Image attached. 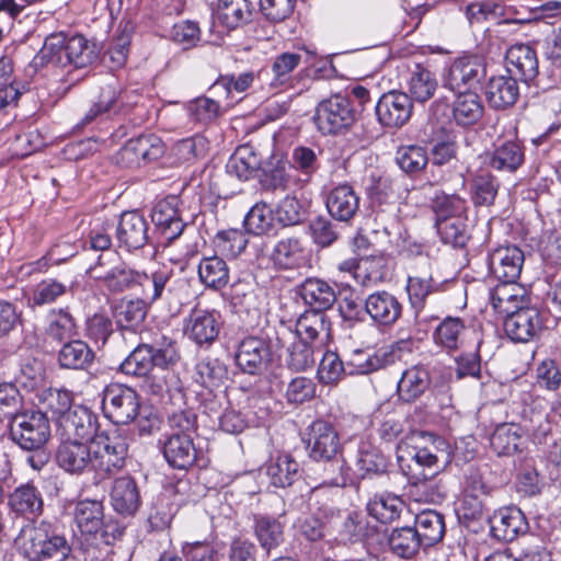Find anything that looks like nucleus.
Returning a JSON list of instances; mask_svg holds the SVG:
<instances>
[{
  "label": "nucleus",
  "mask_w": 561,
  "mask_h": 561,
  "mask_svg": "<svg viewBox=\"0 0 561 561\" xmlns=\"http://www.w3.org/2000/svg\"><path fill=\"white\" fill-rule=\"evenodd\" d=\"M116 237L121 247L128 251L141 249L148 241V222L137 211H125L121 215Z\"/></svg>",
  "instance_id": "obj_22"
},
{
  "label": "nucleus",
  "mask_w": 561,
  "mask_h": 561,
  "mask_svg": "<svg viewBox=\"0 0 561 561\" xmlns=\"http://www.w3.org/2000/svg\"><path fill=\"white\" fill-rule=\"evenodd\" d=\"M436 228L444 243L463 247L469 239L467 216L436 219Z\"/></svg>",
  "instance_id": "obj_47"
},
{
  "label": "nucleus",
  "mask_w": 561,
  "mask_h": 561,
  "mask_svg": "<svg viewBox=\"0 0 561 561\" xmlns=\"http://www.w3.org/2000/svg\"><path fill=\"white\" fill-rule=\"evenodd\" d=\"M300 294L305 302L317 312L331 308L336 300L333 287L319 278L306 279Z\"/></svg>",
  "instance_id": "obj_36"
},
{
  "label": "nucleus",
  "mask_w": 561,
  "mask_h": 561,
  "mask_svg": "<svg viewBox=\"0 0 561 561\" xmlns=\"http://www.w3.org/2000/svg\"><path fill=\"white\" fill-rule=\"evenodd\" d=\"M524 161V151L519 142H503L496 148L491 160L497 170L515 171Z\"/></svg>",
  "instance_id": "obj_61"
},
{
  "label": "nucleus",
  "mask_w": 561,
  "mask_h": 561,
  "mask_svg": "<svg viewBox=\"0 0 561 561\" xmlns=\"http://www.w3.org/2000/svg\"><path fill=\"white\" fill-rule=\"evenodd\" d=\"M15 546L31 561H65L70 552L66 538L44 520L22 527Z\"/></svg>",
  "instance_id": "obj_2"
},
{
  "label": "nucleus",
  "mask_w": 561,
  "mask_h": 561,
  "mask_svg": "<svg viewBox=\"0 0 561 561\" xmlns=\"http://www.w3.org/2000/svg\"><path fill=\"white\" fill-rule=\"evenodd\" d=\"M58 359L62 367L84 369L92 364L94 353L85 342L72 340L60 348Z\"/></svg>",
  "instance_id": "obj_43"
},
{
  "label": "nucleus",
  "mask_w": 561,
  "mask_h": 561,
  "mask_svg": "<svg viewBox=\"0 0 561 561\" xmlns=\"http://www.w3.org/2000/svg\"><path fill=\"white\" fill-rule=\"evenodd\" d=\"M507 71L513 77L530 81L538 75V60L536 51L526 44L513 45L506 51Z\"/></svg>",
  "instance_id": "obj_29"
},
{
  "label": "nucleus",
  "mask_w": 561,
  "mask_h": 561,
  "mask_svg": "<svg viewBox=\"0 0 561 561\" xmlns=\"http://www.w3.org/2000/svg\"><path fill=\"white\" fill-rule=\"evenodd\" d=\"M414 460L415 463L422 468L421 471L428 472L438 470L437 461L438 458L435 454H433L428 448H412L410 449L408 446L403 444H399L397 448V461L402 470V472L411 478L412 473H415L411 470L408 460Z\"/></svg>",
  "instance_id": "obj_42"
},
{
  "label": "nucleus",
  "mask_w": 561,
  "mask_h": 561,
  "mask_svg": "<svg viewBox=\"0 0 561 561\" xmlns=\"http://www.w3.org/2000/svg\"><path fill=\"white\" fill-rule=\"evenodd\" d=\"M162 451L168 463L178 469H187L196 460V449L190 434L172 433L162 444Z\"/></svg>",
  "instance_id": "obj_27"
},
{
  "label": "nucleus",
  "mask_w": 561,
  "mask_h": 561,
  "mask_svg": "<svg viewBox=\"0 0 561 561\" xmlns=\"http://www.w3.org/2000/svg\"><path fill=\"white\" fill-rule=\"evenodd\" d=\"M365 309L371 320L381 325L393 324L402 312L398 298L385 290L370 294L366 298Z\"/></svg>",
  "instance_id": "obj_28"
},
{
  "label": "nucleus",
  "mask_w": 561,
  "mask_h": 561,
  "mask_svg": "<svg viewBox=\"0 0 561 561\" xmlns=\"http://www.w3.org/2000/svg\"><path fill=\"white\" fill-rule=\"evenodd\" d=\"M485 76V68L480 57L466 55L456 58L444 76V87L456 92L474 90Z\"/></svg>",
  "instance_id": "obj_10"
},
{
  "label": "nucleus",
  "mask_w": 561,
  "mask_h": 561,
  "mask_svg": "<svg viewBox=\"0 0 561 561\" xmlns=\"http://www.w3.org/2000/svg\"><path fill=\"white\" fill-rule=\"evenodd\" d=\"M115 252L101 254L94 265L90 266L87 273L94 279L101 280L103 285L113 293H122L136 286L139 271L118 262Z\"/></svg>",
  "instance_id": "obj_8"
},
{
  "label": "nucleus",
  "mask_w": 561,
  "mask_h": 561,
  "mask_svg": "<svg viewBox=\"0 0 561 561\" xmlns=\"http://www.w3.org/2000/svg\"><path fill=\"white\" fill-rule=\"evenodd\" d=\"M275 220L283 227L298 225L305 216L302 204L296 196H285L273 209Z\"/></svg>",
  "instance_id": "obj_62"
},
{
  "label": "nucleus",
  "mask_w": 561,
  "mask_h": 561,
  "mask_svg": "<svg viewBox=\"0 0 561 561\" xmlns=\"http://www.w3.org/2000/svg\"><path fill=\"white\" fill-rule=\"evenodd\" d=\"M92 442L60 438L56 462L66 472L81 474L91 471Z\"/></svg>",
  "instance_id": "obj_15"
},
{
  "label": "nucleus",
  "mask_w": 561,
  "mask_h": 561,
  "mask_svg": "<svg viewBox=\"0 0 561 561\" xmlns=\"http://www.w3.org/2000/svg\"><path fill=\"white\" fill-rule=\"evenodd\" d=\"M91 471L99 478H107L121 471L126 462L128 445L126 438L114 432H101L92 440Z\"/></svg>",
  "instance_id": "obj_6"
},
{
  "label": "nucleus",
  "mask_w": 561,
  "mask_h": 561,
  "mask_svg": "<svg viewBox=\"0 0 561 561\" xmlns=\"http://www.w3.org/2000/svg\"><path fill=\"white\" fill-rule=\"evenodd\" d=\"M198 276L207 287L219 289L227 285L229 270L221 257H204L198 265Z\"/></svg>",
  "instance_id": "obj_44"
},
{
  "label": "nucleus",
  "mask_w": 561,
  "mask_h": 561,
  "mask_svg": "<svg viewBox=\"0 0 561 561\" xmlns=\"http://www.w3.org/2000/svg\"><path fill=\"white\" fill-rule=\"evenodd\" d=\"M288 162L280 151H272L262 167L265 173L264 182L273 190L285 188L288 182L286 167Z\"/></svg>",
  "instance_id": "obj_58"
},
{
  "label": "nucleus",
  "mask_w": 561,
  "mask_h": 561,
  "mask_svg": "<svg viewBox=\"0 0 561 561\" xmlns=\"http://www.w3.org/2000/svg\"><path fill=\"white\" fill-rule=\"evenodd\" d=\"M437 87L435 76L428 69L416 65L409 80L410 99L424 103L434 95Z\"/></svg>",
  "instance_id": "obj_45"
},
{
  "label": "nucleus",
  "mask_w": 561,
  "mask_h": 561,
  "mask_svg": "<svg viewBox=\"0 0 561 561\" xmlns=\"http://www.w3.org/2000/svg\"><path fill=\"white\" fill-rule=\"evenodd\" d=\"M438 470L431 472H415L411 474L410 482L412 488L415 489L416 493L423 495L424 501L427 502H439L445 497L443 484L436 479Z\"/></svg>",
  "instance_id": "obj_53"
},
{
  "label": "nucleus",
  "mask_w": 561,
  "mask_h": 561,
  "mask_svg": "<svg viewBox=\"0 0 561 561\" xmlns=\"http://www.w3.org/2000/svg\"><path fill=\"white\" fill-rule=\"evenodd\" d=\"M519 424L523 427L524 436L535 444H542L551 433V424L547 415L540 411L525 409Z\"/></svg>",
  "instance_id": "obj_51"
},
{
  "label": "nucleus",
  "mask_w": 561,
  "mask_h": 561,
  "mask_svg": "<svg viewBox=\"0 0 561 561\" xmlns=\"http://www.w3.org/2000/svg\"><path fill=\"white\" fill-rule=\"evenodd\" d=\"M430 385V375L423 366H412L402 373L398 382L399 396L404 401H413L419 398Z\"/></svg>",
  "instance_id": "obj_41"
},
{
  "label": "nucleus",
  "mask_w": 561,
  "mask_h": 561,
  "mask_svg": "<svg viewBox=\"0 0 561 561\" xmlns=\"http://www.w3.org/2000/svg\"><path fill=\"white\" fill-rule=\"evenodd\" d=\"M219 331V314L215 311L193 309L185 320L184 333L199 345L214 342Z\"/></svg>",
  "instance_id": "obj_19"
},
{
  "label": "nucleus",
  "mask_w": 561,
  "mask_h": 561,
  "mask_svg": "<svg viewBox=\"0 0 561 561\" xmlns=\"http://www.w3.org/2000/svg\"><path fill=\"white\" fill-rule=\"evenodd\" d=\"M147 304L142 299L122 301L116 308V322L122 329L136 331L145 321Z\"/></svg>",
  "instance_id": "obj_50"
},
{
  "label": "nucleus",
  "mask_w": 561,
  "mask_h": 561,
  "mask_svg": "<svg viewBox=\"0 0 561 561\" xmlns=\"http://www.w3.org/2000/svg\"><path fill=\"white\" fill-rule=\"evenodd\" d=\"M10 437L22 449L30 451L26 462L32 469L39 471L48 463L50 454L46 444L50 437V426L44 413L31 411L14 415Z\"/></svg>",
  "instance_id": "obj_1"
},
{
  "label": "nucleus",
  "mask_w": 561,
  "mask_h": 561,
  "mask_svg": "<svg viewBox=\"0 0 561 561\" xmlns=\"http://www.w3.org/2000/svg\"><path fill=\"white\" fill-rule=\"evenodd\" d=\"M504 329L510 339L516 342H528L535 339L542 329L540 311L530 305L507 316Z\"/></svg>",
  "instance_id": "obj_16"
},
{
  "label": "nucleus",
  "mask_w": 561,
  "mask_h": 561,
  "mask_svg": "<svg viewBox=\"0 0 561 561\" xmlns=\"http://www.w3.org/2000/svg\"><path fill=\"white\" fill-rule=\"evenodd\" d=\"M272 257L279 267L294 268L305 260V251L299 239L285 238L276 243Z\"/></svg>",
  "instance_id": "obj_46"
},
{
  "label": "nucleus",
  "mask_w": 561,
  "mask_h": 561,
  "mask_svg": "<svg viewBox=\"0 0 561 561\" xmlns=\"http://www.w3.org/2000/svg\"><path fill=\"white\" fill-rule=\"evenodd\" d=\"M253 530L256 540L267 556L284 541V527L276 518L264 515L255 516Z\"/></svg>",
  "instance_id": "obj_38"
},
{
  "label": "nucleus",
  "mask_w": 561,
  "mask_h": 561,
  "mask_svg": "<svg viewBox=\"0 0 561 561\" xmlns=\"http://www.w3.org/2000/svg\"><path fill=\"white\" fill-rule=\"evenodd\" d=\"M471 198L477 206H490L497 195L499 183L489 172L477 174L471 182Z\"/></svg>",
  "instance_id": "obj_56"
},
{
  "label": "nucleus",
  "mask_w": 561,
  "mask_h": 561,
  "mask_svg": "<svg viewBox=\"0 0 561 561\" xmlns=\"http://www.w3.org/2000/svg\"><path fill=\"white\" fill-rule=\"evenodd\" d=\"M316 124L323 135H340L355 124V117L347 98L333 95L319 103Z\"/></svg>",
  "instance_id": "obj_9"
},
{
  "label": "nucleus",
  "mask_w": 561,
  "mask_h": 561,
  "mask_svg": "<svg viewBox=\"0 0 561 561\" xmlns=\"http://www.w3.org/2000/svg\"><path fill=\"white\" fill-rule=\"evenodd\" d=\"M46 333L49 337L59 342L66 339H72L77 335L75 319L69 312L62 309L51 311L48 316Z\"/></svg>",
  "instance_id": "obj_60"
},
{
  "label": "nucleus",
  "mask_w": 561,
  "mask_h": 561,
  "mask_svg": "<svg viewBox=\"0 0 561 561\" xmlns=\"http://www.w3.org/2000/svg\"><path fill=\"white\" fill-rule=\"evenodd\" d=\"M401 506L402 502L399 497L389 494H380L369 500L367 512L378 522L387 524L399 516Z\"/></svg>",
  "instance_id": "obj_54"
},
{
  "label": "nucleus",
  "mask_w": 561,
  "mask_h": 561,
  "mask_svg": "<svg viewBox=\"0 0 561 561\" xmlns=\"http://www.w3.org/2000/svg\"><path fill=\"white\" fill-rule=\"evenodd\" d=\"M519 95L516 78L512 75L492 77L485 88L489 104L496 110H504L515 104Z\"/></svg>",
  "instance_id": "obj_30"
},
{
  "label": "nucleus",
  "mask_w": 561,
  "mask_h": 561,
  "mask_svg": "<svg viewBox=\"0 0 561 561\" xmlns=\"http://www.w3.org/2000/svg\"><path fill=\"white\" fill-rule=\"evenodd\" d=\"M478 336L473 330L466 327L462 319L458 317L445 318L435 329L433 339L436 345L447 352L462 348L471 340ZM476 341V339H473Z\"/></svg>",
  "instance_id": "obj_21"
},
{
  "label": "nucleus",
  "mask_w": 561,
  "mask_h": 561,
  "mask_svg": "<svg viewBox=\"0 0 561 561\" xmlns=\"http://www.w3.org/2000/svg\"><path fill=\"white\" fill-rule=\"evenodd\" d=\"M172 274V270L164 265L150 273L139 272L136 286L141 288V299L146 304H153L160 299Z\"/></svg>",
  "instance_id": "obj_34"
},
{
  "label": "nucleus",
  "mask_w": 561,
  "mask_h": 561,
  "mask_svg": "<svg viewBox=\"0 0 561 561\" xmlns=\"http://www.w3.org/2000/svg\"><path fill=\"white\" fill-rule=\"evenodd\" d=\"M526 530L525 515L515 506L500 508L490 518L491 535L497 540L513 541Z\"/></svg>",
  "instance_id": "obj_20"
},
{
  "label": "nucleus",
  "mask_w": 561,
  "mask_h": 561,
  "mask_svg": "<svg viewBox=\"0 0 561 561\" xmlns=\"http://www.w3.org/2000/svg\"><path fill=\"white\" fill-rule=\"evenodd\" d=\"M41 402L45 410L43 413L47 417L49 414L58 425L59 421L76 405L72 403V396L69 391L58 389L45 390L41 397Z\"/></svg>",
  "instance_id": "obj_48"
},
{
  "label": "nucleus",
  "mask_w": 561,
  "mask_h": 561,
  "mask_svg": "<svg viewBox=\"0 0 561 561\" xmlns=\"http://www.w3.org/2000/svg\"><path fill=\"white\" fill-rule=\"evenodd\" d=\"M102 403L105 416L115 424H128L139 416L140 434H150L159 424L156 414H145L140 409L138 393L128 386L116 382L108 385L104 390Z\"/></svg>",
  "instance_id": "obj_3"
},
{
  "label": "nucleus",
  "mask_w": 561,
  "mask_h": 561,
  "mask_svg": "<svg viewBox=\"0 0 561 561\" xmlns=\"http://www.w3.org/2000/svg\"><path fill=\"white\" fill-rule=\"evenodd\" d=\"M75 519L85 540L95 546H110L122 536L118 526L105 519L104 506L100 501H80L75 508Z\"/></svg>",
  "instance_id": "obj_5"
},
{
  "label": "nucleus",
  "mask_w": 561,
  "mask_h": 561,
  "mask_svg": "<svg viewBox=\"0 0 561 561\" xmlns=\"http://www.w3.org/2000/svg\"><path fill=\"white\" fill-rule=\"evenodd\" d=\"M178 206V196L171 195L159 201L151 213L152 221L168 240L176 239L184 229Z\"/></svg>",
  "instance_id": "obj_25"
},
{
  "label": "nucleus",
  "mask_w": 561,
  "mask_h": 561,
  "mask_svg": "<svg viewBox=\"0 0 561 561\" xmlns=\"http://www.w3.org/2000/svg\"><path fill=\"white\" fill-rule=\"evenodd\" d=\"M152 368V355L150 354L149 344L137 346L121 364V370L124 374L137 377L147 376Z\"/></svg>",
  "instance_id": "obj_59"
},
{
  "label": "nucleus",
  "mask_w": 561,
  "mask_h": 561,
  "mask_svg": "<svg viewBox=\"0 0 561 561\" xmlns=\"http://www.w3.org/2000/svg\"><path fill=\"white\" fill-rule=\"evenodd\" d=\"M96 57L94 45L82 35L67 37L64 33L47 36L37 56L42 62L77 69L90 66Z\"/></svg>",
  "instance_id": "obj_4"
},
{
  "label": "nucleus",
  "mask_w": 561,
  "mask_h": 561,
  "mask_svg": "<svg viewBox=\"0 0 561 561\" xmlns=\"http://www.w3.org/2000/svg\"><path fill=\"white\" fill-rule=\"evenodd\" d=\"M356 470L362 478L385 473L388 459L383 453L368 442H362L356 458Z\"/></svg>",
  "instance_id": "obj_37"
},
{
  "label": "nucleus",
  "mask_w": 561,
  "mask_h": 561,
  "mask_svg": "<svg viewBox=\"0 0 561 561\" xmlns=\"http://www.w3.org/2000/svg\"><path fill=\"white\" fill-rule=\"evenodd\" d=\"M347 371L339 355L333 352H327L321 358L318 367L319 381L325 385L337 383Z\"/></svg>",
  "instance_id": "obj_64"
},
{
  "label": "nucleus",
  "mask_w": 561,
  "mask_h": 561,
  "mask_svg": "<svg viewBox=\"0 0 561 561\" xmlns=\"http://www.w3.org/2000/svg\"><path fill=\"white\" fill-rule=\"evenodd\" d=\"M457 96L453 104L455 122L447 121L443 124L436 122L433 125L431 140H450L458 137L459 125H471L478 122L483 114V105L474 90L456 92Z\"/></svg>",
  "instance_id": "obj_7"
},
{
  "label": "nucleus",
  "mask_w": 561,
  "mask_h": 561,
  "mask_svg": "<svg viewBox=\"0 0 561 561\" xmlns=\"http://www.w3.org/2000/svg\"><path fill=\"white\" fill-rule=\"evenodd\" d=\"M490 300L493 309L506 317L531 302L528 290L517 280L500 282L491 289Z\"/></svg>",
  "instance_id": "obj_18"
},
{
  "label": "nucleus",
  "mask_w": 561,
  "mask_h": 561,
  "mask_svg": "<svg viewBox=\"0 0 561 561\" xmlns=\"http://www.w3.org/2000/svg\"><path fill=\"white\" fill-rule=\"evenodd\" d=\"M390 551L400 559L409 560L424 547L414 527L405 526L391 530L388 536Z\"/></svg>",
  "instance_id": "obj_35"
},
{
  "label": "nucleus",
  "mask_w": 561,
  "mask_h": 561,
  "mask_svg": "<svg viewBox=\"0 0 561 561\" xmlns=\"http://www.w3.org/2000/svg\"><path fill=\"white\" fill-rule=\"evenodd\" d=\"M524 261V252L518 247L501 245L489 253V271L500 282L517 280Z\"/></svg>",
  "instance_id": "obj_14"
},
{
  "label": "nucleus",
  "mask_w": 561,
  "mask_h": 561,
  "mask_svg": "<svg viewBox=\"0 0 561 561\" xmlns=\"http://www.w3.org/2000/svg\"><path fill=\"white\" fill-rule=\"evenodd\" d=\"M113 508L123 515H133L140 505V495L135 480L130 477H121L113 483L111 490Z\"/></svg>",
  "instance_id": "obj_32"
},
{
  "label": "nucleus",
  "mask_w": 561,
  "mask_h": 561,
  "mask_svg": "<svg viewBox=\"0 0 561 561\" xmlns=\"http://www.w3.org/2000/svg\"><path fill=\"white\" fill-rule=\"evenodd\" d=\"M228 379L226 365L217 358H203L196 365V381L208 389L218 388Z\"/></svg>",
  "instance_id": "obj_49"
},
{
  "label": "nucleus",
  "mask_w": 561,
  "mask_h": 561,
  "mask_svg": "<svg viewBox=\"0 0 561 561\" xmlns=\"http://www.w3.org/2000/svg\"><path fill=\"white\" fill-rule=\"evenodd\" d=\"M396 160L403 171L415 172L426 165L428 157L423 147L411 144L398 149Z\"/></svg>",
  "instance_id": "obj_63"
},
{
  "label": "nucleus",
  "mask_w": 561,
  "mask_h": 561,
  "mask_svg": "<svg viewBox=\"0 0 561 561\" xmlns=\"http://www.w3.org/2000/svg\"><path fill=\"white\" fill-rule=\"evenodd\" d=\"M358 206L359 198L353 187L347 184L334 187L327 197L330 215L340 221H348L353 218Z\"/></svg>",
  "instance_id": "obj_31"
},
{
  "label": "nucleus",
  "mask_w": 561,
  "mask_h": 561,
  "mask_svg": "<svg viewBox=\"0 0 561 561\" xmlns=\"http://www.w3.org/2000/svg\"><path fill=\"white\" fill-rule=\"evenodd\" d=\"M98 416L88 407L78 404L59 421L60 438L92 442L99 436Z\"/></svg>",
  "instance_id": "obj_12"
},
{
  "label": "nucleus",
  "mask_w": 561,
  "mask_h": 561,
  "mask_svg": "<svg viewBox=\"0 0 561 561\" xmlns=\"http://www.w3.org/2000/svg\"><path fill=\"white\" fill-rule=\"evenodd\" d=\"M394 360L396 353L391 346H383L373 352L357 350L347 360L346 368L350 375H365L385 368Z\"/></svg>",
  "instance_id": "obj_23"
},
{
  "label": "nucleus",
  "mask_w": 561,
  "mask_h": 561,
  "mask_svg": "<svg viewBox=\"0 0 561 561\" xmlns=\"http://www.w3.org/2000/svg\"><path fill=\"white\" fill-rule=\"evenodd\" d=\"M412 108L413 104L409 94L391 91L379 99L376 114L382 126L400 128L410 119Z\"/></svg>",
  "instance_id": "obj_13"
},
{
  "label": "nucleus",
  "mask_w": 561,
  "mask_h": 561,
  "mask_svg": "<svg viewBox=\"0 0 561 561\" xmlns=\"http://www.w3.org/2000/svg\"><path fill=\"white\" fill-rule=\"evenodd\" d=\"M264 473L270 484L276 488L291 485L300 476L299 463L289 455L272 458L264 467Z\"/></svg>",
  "instance_id": "obj_33"
},
{
  "label": "nucleus",
  "mask_w": 561,
  "mask_h": 561,
  "mask_svg": "<svg viewBox=\"0 0 561 561\" xmlns=\"http://www.w3.org/2000/svg\"><path fill=\"white\" fill-rule=\"evenodd\" d=\"M13 72L12 58L2 56L0 58V108L16 102L20 96Z\"/></svg>",
  "instance_id": "obj_57"
},
{
  "label": "nucleus",
  "mask_w": 561,
  "mask_h": 561,
  "mask_svg": "<svg viewBox=\"0 0 561 561\" xmlns=\"http://www.w3.org/2000/svg\"><path fill=\"white\" fill-rule=\"evenodd\" d=\"M340 446L339 435L331 424L317 420L310 425L308 450L312 459L331 461V466L341 471L343 462L336 458Z\"/></svg>",
  "instance_id": "obj_11"
},
{
  "label": "nucleus",
  "mask_w": 561,
  "mask_h": 561,
  "mask_svg": "<svg viewBox=\"0 0 561 561\" xmlns=\"http://www.w3.org/2000/svg\"><path fill=\"white\" fill-rule=\"evenodd\" d=\"M270 356V347L263 339L248 336L240 342L234 359L243 373L256 375L265 369Z\"/></svg>",
  "instance_id": "obj_17"
},
{
  "label": "nucleus",
  "mask_w": 561,
  "mask_h": 561,
  "mask_svg": "<svg viewBox=\"0 0 561 561\" xmlns=\"http://www.w3.org/2000/svg\"><path fill=\"white\" fill-rule=\"evenodd\" d=\"M414 529L424 547H431L439 542L445 534L443 516L436 511H423L415 517Z\"/></svg>",
  "instance_id": "obj_40"
},
{
  "label": "nucleus",
  "mask_w": 561,
  "mask_h": 561,
  "mask_svg": "<svg viewBox=\"0 0 561 561\" xmlns=\"http://www.w3.org/2000/svg\"><path fill=\"white\" fill-rule=\"evenodd\" d=\"M274 210L264 202L251 207L244 218L245 229L255 236L268 233L274 228Z\"/></svg>",
  "instance_id": "obj_52"
},
{
  "label": "nucleus",
  "mask_w": 561,
  "mask_h": 561,
  "mask_svg": "<svg viewBox=\"0 0 561 561\" xmlns=\"http://www.w3.org/2000/svg\"><path fill=\"white\" fill-rule=\"evenodd\" d=\"M9 505L16 514L35 516L43 511V497L35 485L26 483L11 493Z\"/></svg>",
  "instance_id": "obj_39"
},
{
  "label": "nucleus",
  "mask_w": 561,
  "mask_h": 561,
  "mask_svg": "<svg viewBox=\"0 0 561 561\" xmlns=\"http://www.w3.org/2000/svg\"><path fill=\"white\" fill-rule=\"evenodd\" d=\"M329 330L325 317L321 312L309 311L300 316L296 322V334L298 341L311 344L321 333Z\"/></svg>",
  "instance_id": "obj_55"
},
{
  "label": "nucleus",
  "mask_w": 561,
  "mask_h": 561,
  "mask_svg": "<svg viewBox=\"0 0 561 561\" xmlns=\"http://www.w3.org/2000/svg\"><path fill=\"white\" fill-rule=\"evenodd\" d=\"M526 438L516 422L497 424L490 437V446L497 456H513L523 450Z\"/></svg>",
  "instance_id": "obj_26"
},
{
  "label": "nucleus",
  "mask_w": 561,
  "mask_h": 561,
  "mask_svg": "<svg viewBox=\"0 0 561 561\" xmlns=\"http://www.w3.org/2000/svg\"><path fill=\"white\" fill-rule=\"evenodd\" d=\"M267 157L253 146L252 142H244L238 146L229 159L227 172L239 180H249L252 174L262 169Z\"/></svg>",
  "instance_id": "obj_24"
}]
</instances>
